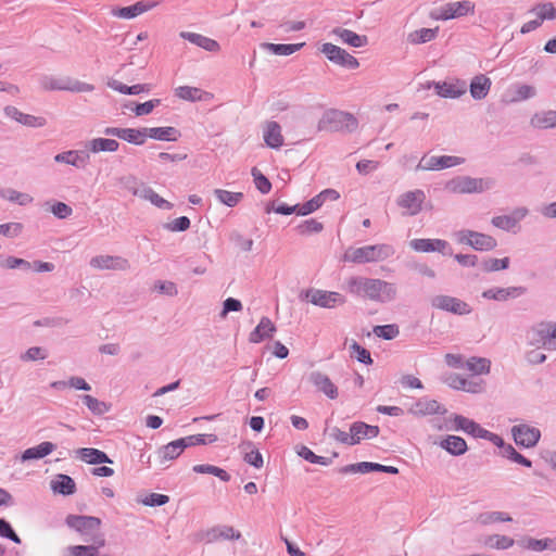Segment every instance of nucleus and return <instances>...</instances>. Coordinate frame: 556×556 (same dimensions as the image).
I'll use <instances>...</instances> for the list:
<instances>
[{
    "label": "nucleus",
    "instance_id": "nucleus-28",
    "mask_svg": "<svg viewBox=\"0 0 556 556\" xmlns=\"http://www.w3.org/2000/svg\"><path fill=\"white\" fill-rule=\"evenodd\" d=\"M276 332L274 323L268 317H262L256 328L250 333L249 340L253 343H260L269 339Z\"/></svg>",
    "mask_w": 556,
    "mask_h": 556
},
{
    "label": "nucleus",
    "instance_id": "nucleus-15",
    "mask_svg": "<svg viewBox=\"0 0 556 556\" xmlns=\"http://www.w3.org/2000/svg\"><path fill=\"white\" fill-rule=\"evenodd\" d=\"M106 136L117 137L134 144H142L146 141V129L108 127L103 131Z\"/></svg>",
    "mask_w": 556,
    "mask_h": 556
},
{
    "label": "nucleus",
    "instance_id": "nucleus-39",
    "mask_svg": "<svg viewBox=\"0 0 556 556\" xmlns=\"http://www.w3.org/2000/svg\"><path fill=\"white\" fill-rule=\"evenodd\" d=\"M441 446L453 455H462L467 451L466 441L457 435H448L442 442Z\"/></svg>",
    "mask_w": 556,
    "mask_h": 556
},
{
    "label": "nucleus",
    "instance_id": "nucleus-29",
    "mask_svg": "<svg viewBox=\"0 0 556 556\" xmlns=\"http://www.w3.org/2000/svg\"><path fill=\"white\" fill-rule=\"evenodd\" d=\"M135 197L143 199L146 201L151 202L159 208L170 210L173 204L165 199H163L160 194H157L152 188L143 186L142 188L135 189L132 191Z\"/></svg>",
    "mask_w": 556,
    "mask_h": 556
},
{
    "label": "nucleus",
    "instance_id": "nucleus-32",
    "mask_svg": "<svg viewBox=\"0 0 556 556\" xmlns=\"http://www.w3.org/2000/svg\"><path fill=\"white\" fill-rule=\"evenodd\" d=\"M332 34L338 37L343 43L354 47L361 48L367 45L368 39L366 36H361L353 30L337 27L332 30Z\"/></svg>",
    "mask_w": 556,
    "mask_h": 556
},
{
    "label": "nucleus",
    "instance_id": "nucleus-34",
    "mask_svg": "<svg viewBox=\"0 0 556 556\" xmlns=\"http://www.w3.org/2000/svg\"><path fill=\"white\" fill-rule=\"evenodd\" d=\"M491 79L485 75L475 76L470 84V93L473 99H484L491 88Z\"/></svg>",
    "mask_w": 556,
    "mask_h": 556
},
{
    "label": "nucleus",
    "instance_id": "nucleus-7",
    "mask_svg": "<svg viewBox=\"0 0 556 556\" xmlns=\"http://www.w3.org/2000/svg\"><path fill=\"white\" fill-rule=\"evenodd\" d=\"M455 236L459 243L470 245L478 251H490L497 245L493 237L472 230H460Z\"/></svg>",
    "mask_w": 556,
    "mask_h": 556
},
{
    "label": "nucleus",
    "instance_id": "nucleus-63",
    "mask_svg": "<svg viewBox=\"0 0 556 556\" xmlns=\"http://www.w3.org/2000/svg\"><path fill=\"white\" fill-rule=\"evenodd\" d=\"M480 521L483 525H489L500 521H511V517L502 511H491L480 515Z\"/></svg>",
    "mask_w": 556,
    "mask_h": 556
},
{
    "label": "nucleus",
    "instance_id": "nucleus-30",
    "mask_svg": "<svg viewBox=\"0 0 556 556\" xmlns=\"http://www.w3.org/2000/svg\"><path fill=\"white\" fill-rule=\"evenodd\" d=\"M409 413L415 416H425L431 414H443L445 409L435 400L422 399L413 404Z\"/></svg>",
    "mask_w": 556,
    "mask_h": 556
},
{
    "label": "nucleus",
    "instance_id": "nucleus-20",
    "mask_svg": "<svg viewBox=\"0 0 556 556\" xmlns=\"http://www.w3.org/2000/svg\"><path fill=\"white\" fill-rule=\"evenodd\" d=\"M352 434V444H358L364 439H372L379 434V427L367 425L362 421L353 422L350 427Z\"/></svg>",
    "mask_w": 556,
    "mask_h": 556
},
{
    "label": "nucleus",
    "instance_id": "nucleus-56",
    "mask_svg": "<svg viewBox=\"0 0 556 556\" xmlns=\"http://www.w3.org/2000/svg\"><path fill=\"white\" fill-rule=\"evenodd\" d=\"M351 356L356 358L358 362L370 365L372 363V358L370 353L365 348L361 346L356 341H352L351 345Z\"/></svg>",
    "mask_w": 556,
    "mask_h": 556
},
{
    "label": "nucleus",
    "instance_id": "nucleus-42",
    "mask_svg": "<svg viewBox=\"0 0 556 556\" xmlns=\"http://www.w3.org/2000/svg\"><path fill=\"white\" fill-rule=\"evenodd\" d=\"M181 443L184 444L185 448L189 446H195V445H205V444H212L217 441V435L214 433H207V434H194L181 438Z\"/></svg>",
    "mask_w": 556,
    "mask_h": 556
},
{
    "label": "nucleus",
    "instance_id": "nucleus-14",
    "mask_svg": "<svg viewBox=\"0 0 556 556\" xmlns=\"http://www.w3.org/2000/svg\"><path fill=\"white\" fill-rule=\"evenodd\" d=\"M4 114L11 119L16 121L17 123L33 128H40L47 124V121L42 116H35L31 114H26L20 111L17 108L13 105H8L4 108Z\"/></svg>",
    "mask_w": 556,
    "mask_h": 556
},
{
    "label": "nucleus",
    "instance_id": "nucleus-17",
    "mask_svg": "<svg viewBox=\"0 0 556 556\" xmlns=\"http://www.w3.org/2000/svg\"><path fill=\"white\" fill-rule=\"evenodd\" d=\"M426 199L422 190H413L403 193L397 200V204L406 211L409 215L417 214L422 206Z\"/></svg>",
    "mask_w": 556,
    "mask_h": 556
},
{
    "label": "nucleus",
    "instance_id": "nucleus-40",
    "mask_svg": "<svg viewBox=\"0 0 556 556\" xmlns=\"http://www.w3.org/2000/svg\"><path fill=\"white\" fill-rule=\"evenodd\" d=\"M119 143L114 139L96 138L88 142L91 152H115L118 150Z\"/></svg>",
    "mask_w": 556,
    "mask_h": 556
},
{
    "label": "nucleus",
    "instance_id": "nucleus-37",
    "mask_svg": "<svg viewBox=\"0 0 556 556\" xmlns=\"http://www.w3.org/2000/svg\"><path fill=\"white\" fill-rule=\"evenodd\" d=\"M151 9V5L143 1H139L132 5L119 8L113 11V15L119 18H134L148 10Z\"/></svg>",
    "mask_w": 556,
    "mask_h": 556
},
{
    "label": "nucleus",
    "instance_id": "nucleus-58",
    "mask_svg": "<svg viewBox=\"0 0 556 556\" xmlns=\"http://www.w3.org/2000/svg\"><path fill=\"white\" fill-rule=\"evenodd\" d=\"M374 333L379 338H382L386 340H392L399 336L400 330L396 325H383V326H376L374 328Z\"/></svg>",
    "mask_w": 556,
    "mask_h": 556
},
{
    "label": "nucleus",
    "instance_id": "nucleus-45",
    "mask_svg": "<svg viewBox=\"0 0 556 556\" xmlns=\"http://www.w3.org/2000/svg\"><path fill=\"white\" fill-rule=\"evenodd\" d=\"M305 43H266V48L277 55H290L299 51Z\"/></svg>",
    "mask_w": 556,
    "mask_h": 556
},
{
    "label": "nucleus",
    "instance_id": "nucleus-3",
    "mask_svg": "<svg viewBox=\"0 0 556 556\" xmlns=\"http://www.w3.org/2000/svg\"><path fill=\"white\" fill-rule=\"evenodd\" d=\"M40 87L46 91L91 92L92 84L84 83L70 76L45 75L39 80Z\"/></svg>",
    "mask_w": 556,
    "mask_h": 556
},
{
    "label": "nucleus",
    "instance_id": "nucleus-57",
    "mask_svg": "<svg viewBox=\"0 0 556 556\" xmlns=\"http://www.w3.org/2000/svg\"><path fill=\"white\" fill-rule=\"evenodd\" d=\"M535 96V89L529 85H518L514 89V94L510 99L511 102L527 100Z\"/></svg>",
    "mask_w": 556,
    "mask_h": 556
},
{
    "label": "nucleus",
    "instance_id": "nucleus-46",
    "mask_svg": "<svg viewBox=\"0 0 556 556\" xmlns=\"http://www.w3.org/2000/svg\"><path fill=\"white\" fill-rule=\"evenodd\" d=\"M54 160L60 163H66L76 167L81 166L88 160V155L81 157L79 152L77 151H66L60 154H56Z\"/></svg>",
    "mask_w": 556,
    "mask_h": 556
},
{
    "label": "nucleus",
    "instance_id": "nucleus-51",
    "mask_svg": "<svg viewBox=\"0 0 556 556\" xmlns=\"http://www.w3.org/2000/svg\"><path fill=\"white\" fill-rule=\"evenodd\" d=\"M240 538L241 533L230 526L217 527L212 530L213 540H239Z\"/></svg>",
    "mask_w": 556,
    "mask_h": 556
},
{
    "label": "nucleus",
    "instance_id": "nucleus-48",
    "mask_svg": "<svg viewBox=\"0 0 556 556\" xmlns=\"http://www.w3.org/2000/svg\"><path fill=\"white\" fill-rule=\"evenodd\" d=\"M214 193L219 202L230 207L236 206L243 198L241 192H231L224 189H216Z\"/></svg>",
    "mask_w": 556,
    "mask_h": 556
},
{
    "label": "nucleus",
    "instance_id": "nucleus-35",
    "mask_svg": "<svg viewBox=\"0 0 556 556\" xmlns=\"http://www.w3.org/2000/svg\"><path fill=\"white\" fill-rule=\"evenodd\" d=\"M532 127L538 129H547L556 127V111H542L535 113L530 121Z\"/></svg>",
    "mask_w": 556,
    "mask_h": 556
},
{
    "label": "nucleus",
    "instance_id": "nucleus-10",
    "mask_svg": "<svg viewBox=\"0 0 556 556\" xmlns=\"http://www.w3.org/2000/svg\"><path fill=\"white\" fill-rule=\"evenodd\" d=\"M489 181L482 178L458 177L448 182V189L455 193L482 192L489 188Z\"/></svg>",
    "mask_w": 556,
    "mask_h": 556
},
{
    "label": "nucleus",
    "instance_id": "nucleus-19",
    "mask_svg": "<svg viewBox=\"0 0 556 556\" xmlns=\"http://www.w3.org/2000/svg\"><path fill=\"white\" fill-rule=\"evenodd\" d=\"M263 138L267 147L279 149L283 144L281 127L277 122H266L263 129Z\"/></svg>",
    "mask_w": 556,
    "mask_h": 556
},
{
    "label": "nucleus",
    "instance_id": "nucleus-60",
    "mask_svg": "<svg viewBox=\"0 0 556 556\" xmlns=\"http://www.w3.org/2000/svg\"><path fill=\"white\" fill-rule=\"evenodd\" d=\"M83 401L93 414L100 415L109 412V406L104 402H101L91 395H84Z\"/></svg>",
    "mask_w": 556,
    "mask_h": 556
},
{
    "label": "nucleus",
    "instance_id": "nucleus-61",
    "mask_svg": "<svg viewBox=\"0 0 556 556\" xmlns=\"http://www.w3.org/2000/svg\"><path fill=\"white\" fill-rule=\"evenodd\" d=\"M509 266V258H488L483 262L482 268L484 271H498L506 269Z\"/></svg>",
    "mask_w": 556,
    "mask_h": 556
},
{
    "label": "nucleus",
    "instance_id": "nucleus-26",
    "mask_svg": "<svg viewBox=\"0 0 556 556\" xmlns=\"http://www.w3.org/2000/svg\"><path fill=\"white\" fill-rule=\"evenodd\" d=\"M434 88L444 98H457L466 92V84L460 80L437 83Z\"/></svg>",
    "mask_w": 556,
    "mask_h": 556
},
{
    "label": "nucleus",
    "instance_id": "nucleus-41",
    "mask_svg": "<svg viewBox=\"0 0 556 556\" xmlns=\"http://www.w3.org/2000/svg\"><path fill=\"white\" fill-rule=\"evenodd\" d=\"M465 367L473 375H486L490 372L491 362L485 357H470L466 361Z\"/></svg>",
    "mask_w": 556,
    "mask_h": 556
},
{
    "label": "nucleus",
    "instance_id": "nucleus-25",
    "mask_svg": "<svg viewBox=\"0 0 556 556\" xmlns=\"http://www.w3.org/2000/svg\"><path fill=\"white\" fill-rule=\"evenodd\" d=\"M184 451L185 446L181 443V440L178 439L162 446L157 451L156 459L160 465H165L167 462L176 459Z\"/></svg>",
    "mask_w": 556,
    "mask_h": 556
},
{
    "label": "nucleus",
    "instance_id": "nucleus-33",
    "mask_svg": "<svg viewBox=\"0 0 556 556\" xmlns=\"http://www.w3.org/2000/svg\"><path fill=\"white\" fill-rule=\"evenodd\" d=\"M180 36L206 51L218 52L220 50V46L216 40L203 35L182 31Z\"/></svg>",
    "mask_w": 556,
    "mask_h": 556
},
{
    "label": "nucleus",
    "instance_id": "nucleus-36",
    "mask_svg": "<svg viewBox=\"0 0 556 556\" xmlns=\"http://www.w3.org/2000/svg\"><path fill=\"white\" fill-rule=\"evenodd\" d=\"M527 210L526 208H518L516 210L511 216H496L492 219V224L497 227L505 230H509L515 225L526 216Z\"/></svg>",
    "mask_w": 556,
    "mask_h": 556
},
{
    "label": "nucleus",
    "instance_id": "nucleus-4",
    "mask_svg": "<svg viewBox=\"0 0 556 556\" xmlns=\"http://www.w3.org/2000/svg\"><path fill=\"white\" fill-rule=\"evenodd\" d=\"M475 8V3L470 0L450 2L440 8L433 9L430 13V16L437 21L459 18L473 14Z\"/></svg>",
    "mask_w": 556,
    "mask_h": 556
},
{
    "label": "nucleus",
    "instance_id": "nucleus-31",
    "mask_svg": "<svg viewBox=\"0 0 556 556\" xmlns=\"http://www.w3.org/2000/svg\"><path fill=\"white\" fill-rule=\"evenodd\" d=\"M77 456L81 462L90 465L113 463V460L104 452L92 447L79 448L77 451Z\"/></svg>",
    "mask_w": 556,
    "mask_h": 556
},
{
    "label": "nucleus",
    "instance_id": "nucleus-24",
    "mask_svg": "<svg viewBox=\"0 0 556 556\" xmlns=\"http://www.w3.org/2000/svg\"><path fill=\"white\" fill-rule=\"evenodd\" d=\"M410 248L416 252H441L443 253L448 243L441 239H414L409 242Z\"/></svg>",
    "mask_w": 556,
    "mask_h": 556
},
{
    "label": "nucleus",
    "instance_id": "nucleus-27",
    "mask_svg": "<svg viewBox=\"0 0 556 556\" xmlns=\"http://www.w3.org/2000/svg\"><path fill=\"white\" fill-rule=\"evenodd\" d=\"M453 420L457 430H463L476 438H488L490 434L488 430H484L477 422L464 416L456 415Z\"/></svg>",
    "mask_w": 556,
    "mask_h": 556
},
{
    "label": "nucleus",
    "instance_id": "nucleus-2",
    "mask_svg": "<svg viewBox=\"0 0 556 556\" xmlns=\"http://www.w3.org/2000/svg\"><path fill=\"white\" fill-rule=\"evenodd\" d=\"M393 254L394 250L391 245L380 243L350 248L343 254L342 260L354 264L377 263L391 257Z\"/></svg>",
    "mask_w": 556,
    "mask_h": 556
},
{
    "label": "nucleus",
    "instance_id": "nucleus-64",
    "mask_svg": "<svg viewBox=\"0 0 556 556\" xmlns=\"http://www.w3.org/2000/svg\"><path fill=\"white\" fill-rule=\"evenodd\" d=\"M252 175L256 188L264 194L268 193L271 189L270 181L257 168L252 169Z\"/></svg>",
    "mask_w": 556,
    "mask_h": 556
},
{
    "label": "nucleus",
    "instance_id": "nucleus-52",
    "mask_svg": "<svg viewBox=\"0 0 556 556\" xmlns=\"http://www.w3.org/2000/svg\"><path fill=\"white\" fill-rule=\"evenodd\" d=\"M358 471L366 473L370 471H383L392 475H396L399 469L393 466H384L377 463L363 462L356 465Z\"/></svg>",
    "mask_w": 556,
    "mask_h": 556
},
{
    "label": "nucleus",
    "instance_id": "nucleus-23",
    "mask_svg": "<svg viewBox=\"0 0 556 556\" xmlns=\"http://www.w3.org/2000/svg\"><path fill=\"white\" fill-rule=\"evenodd\" d=\"M311 381L318 391L323 392L329 399L334 400L338 397V388L327 375L319 371L313 372L311 375Z\"/></svg>",
    "mask_w": 556,
    "mask_h": 556
},
{
    "label": "nucleus",
    "instance_id": "nucleus-50",
    "mask_svg": "<svg viewBox=\"0 0 556 556\" xmlns=\"http://www.w3.org/2000/svg\"><path fill=\"white\" fill-rule=\"evenodd\" d=\"M192 469L197 473H210V475L216 476L222 481H225V482L230 480V475L226 470H224L217 466H214V465H208V464L195 465V466H193Z\"/></svg>",
    "mask_w": 556,
    "mask_h": 556
},
{
    "label": "nucleus",
    "instance_id": "nucleus-43",
    "mask_svg": "<svg viewBox=\"0 0 556 556\" xmlns=\"http://www.w3.org/2000/svg\"><path fill=\"white\" fill-rule=\"evenodd\" d=\"M52 488L55 492L64 495L73 494L76 489L74 480L66 475H59L58 479L53 482Z\"/></svg>",
    "mask_w": 556,
    "mask_h": 556
},
{
    "label": "nucleus",
    "instance_id": "nucleus-44",
    "mask_svg": "<svg viewBox=\"0 0 556 556\" xmlns=\"http://www.w3.org/2000/svg\"><path fill=\"white\" fill-rule=\"evenodd\" d=\"M438 28H420L409 34L408 39L414 45L425 43L437 37Z\"/></svg>",
    "mask_w": 556,
    "mask_h": 556
},
{
    "label": "nucleus",
    "instance_id": "nucleus-59",
    "mask_svg": "<svg viewBox=\"0 0 556 556\" xmlns=\"http://www.w3.org/2000/svg\"><path fill=\"white\" fill-rule=\"evenodd\" d=\"M296 230L300 235L306 236L314 232H319L323 230V224L314 218L304 220L296 227Z\"/></svg>",
    "mask_w": 556,
    "mask_h": 556
},
{
    "label": "nucleus",
    "instance_id": "nucleus-8",
    "mask_svg": "<svg viewBox=\"0 0 556 556\" xmlns=\"http://www.w3.org/2000/svg\"><path fill=\"white\" fill-rule=\"evenodd\" d=\"M320 51L327 56V59L340 66L355 70L359 66L358 60L346 52L344 49L332 45L324 43Z\"/></svg>",
    "mask_w": 556,
    "mask_h": 556
},
{
    "label": "nucleus",
    "instance_id": "nucleus-11",
    "mask_svg": "<svg viewBox=\"0 0 556 556\" xmlns=\"http://www.w3.org/2000/svg\"><path fill=\"white\" fill-rule=\"evenodd\" d=\"M511 433L516 444L526 448L535 446L541 438L538 428L525 424L513 427Z\"/></svg>",
    "mask_w": 556,
    "mask_h": 556
},
{
    "label": "nucleus",
    "instance_id": "nucleus-55",
    "mask_svg": "<svg viewBox=\"0 0 556 556\" xmlns=\"http://www.w3.org/2000/svg\"><path fill=\"white\" fill-rule=\"evenodd\" d=\"M535 332L539 336V338L534 340L535 343L546 345L547 339H556V325L542 324Z\"/></svg>",
    "mask_w": 556,
    "mask_h": 556
},
{
    "label": "nucleus",
    "instance_id": "nucleus-6",
    "mask_svg": "<svg viewBox=\"0 0 556 556\" xmlns=\"http://www.w3.org/2000/svg\"><path fill=\"white\" fill-rule=\"evenodd\" d=\"M356 118L352 114L337 110H329L325 112L319 119L318 129L326 131H338L344 127L354 128L356 127Z\"/></svg>",
    "mask_w": 556,
    "mask_h": 556
},
{
    "label": "nucleus",
    "instance_id": "nucleus-9",
    "mask_svg": "<svg viewBox=\"0 0 556 556\" xmlns=\"http://www.w3.org/2000/svg\"><path fill=\"white\" fill-rule=\"evenodd\" d=\"M65 522L71 529L86 536L99 531L102 525L101 519L98 517L80 515H68Z\"/></svg>",
    "mask_w": 556,
    "mask_h": 556
},
{
    "label": "nucleus",
    "instance_id": "nucleus-5",
    "mask_svg": "<svg viewBox=\"0 0 556 556\" xmlns=\"http://www.w3.org/2000/svg\"><path fill=\"white\" fill-rule=\"evenodd\" d=\"M529 14L533 18L523 23L520 33L528 34L538 29L544 21H553L556 18V7L552 2H540L532 7Z\"/></svg>",
    "mask_w": 556,
    "mask_h": 556
},
{
    "label": "nucleus",
    "instance_id": "nucleus-22",
    "mask_svg": "<svg viewBox=\"0 0 556 556\" xmlns=\"http://www.w3.org/2000/svg\"><path fill=\"white\" fill-rule=\"evenodd\" d=\"M175 94L185 101H211L214 96L197 87L180 86L175 89Z\"/></svg>",
    "mask_w": 556,
    "mask_h": 556
},
{
    "label": "nucleus",
    "instance_id": "nucleus-38",
    "mask_svg": "<svg viewBox=\"0 0 556 556\" xmlns=\"http://www.w3.org/2000/svg\"><path fill=\"white\" fill-rule=\"evenodd\" d=\"M55 448V445L51 442H42L37 446L29 447L24 451L22 455L23 460L37 459L42 458L50 453H52Z\"/></svg>",
    "mask_w": 556,
    "mask_h": 556
},
{
    "label": "nucleus",
    "instance_id": "nucleus-53",
    "mask_svg": "<svg viewBox=\"0 0 556 556\" xmlns=\"http://www.w3.org/2000/svg\"><path fill=\"white\" fill-rule=\"evenodd\" d=\"M243 445L247 447H252L251 451L245 452L243 456L244 462L257 469L262 468L264 465V459L261 452L254 447L253 443L251 442L244 443Z\"/></svg>",
    "mask_w": 556,
    "mask_h": 556
},
{
    "label": "nucleus",
    "instance_id": "nucleus-16",
    "mask_svg": "<svg viewBox=\"0 0 556 556\" xmlns=\"http://www.w3.org/2000/svg\"><path fill=\"white\" fill-rule=\"evenodd\" d=\"M90 265L96 269L126 270L129 268L126 258L113 255H97L90 260Z\"/></svg>",
    "mask_w": 556,
    "mask_h": 556
},
{
    "label": "nucleus",
    "instance_id": "nucleus-21",
    "mask_svg": "<svg viewBox=\"0 0 556 556\" xmlns=\"http://www.w3.org/2000/svg\"><path fill=\"white\" fill-rule=\"evenodd\" d=\"M526 292L523 287L493 288L482 293L483 298L495 301H507L516 299Z\"/></svg>",
    "mask_w": 556,
    "mask_h": 556
},
{
    "label": "nucleus",
    "instance_id": "nucleus-18",
    "mask_svg": "<svg viewBox=\"0 0 556 556\" xmlns=\"http://www.w3.org/2000/svg\"><path fill=\"white\" fill-rule=\"evenodd\" d=\"M446 383L455 389L469 393H480L484 389L482 380H468L460 375L453 374L446 378Z\"/></svg>",
    "mask_w": 556,
    "mask_h": 556
},
{
    "label": "nucleus",
    "instance_id": "nucleus-12",
    "mask_svg": "<svg viewBox=\"0 0 556 556\" xmlns=\"http://www.w3.org/2000/svg\"><path fill=\"white\" fill-rule=\"evenodd\" d=\"M306 298L314 305L327 308L334 307L345 302V299L340 293L325 290H311L306 293Z\"/></svg>",
    "mask_w": 556,
    "mask_h": 556
},
{
    "label": "nucleus",
    "instance_id": "nucleus-47",
    "mask_svg": "<svg viewBox=\"0 0 556 556\" xmlns=\"http://www.w3.org/2000/svg\"><path fill=\"white\" fill-rule=\"evenodd\" d=\"M147 137L156 140H176V129L173 127H153L146 129Z\"/></svg>",
    "mask_w": 556,
    "mask_h": 556
},
{
    "label": "nucleus",
    "instance_id": "nucleus-54",
    "mask_svg": "<svg viewBox=\"0 0 556 556\" xmlns=\"http://www.w3.org/2000/svg\"><path fill=\"white\" fill-rule=\"evenodd\" d=\"M2 198L11 201L16 202L20 205H27L33 202V197L28 193H23L13 189H9L7 191L1 192Z\"/></svg>",
    "mask_w": 556,
    "mask_h": 556
},
{
    "label": "nucleus",
    "instance_id": "nucleus-13",
    "mask_svg": "<svg viewBox=\"0 0 556 556\" xmlns=\"http://www.w3.org/2000/svg\"><path fill=\"white\" fill-rule=\"evenodd\" d=\"M432 306L439 309L447 311L459 315L470 313V307L466 302L448 295L435 296L432 300Z\"/></svg>",
    "mask_w": 556,
    "mask_h": 556
},
{
    "label": "nucleus",
    "instance_id": "nucleus-49",
    "mask_svg": "<svg viewBox=\"0 0 556 556\" xmlns=\"http://www.w3.org/2000/svg\"><path fill=\"white\" fill-rule=\"evenodd\" d=\"M515 541L514 539L506 536V535H500L494 534L490 535L485 539L484 544L491 548L496 549H506L514 545Z\"/></svg>",
    "mask_w": 556,
    "mask_h": 556
},
{
    "label": "nucleus",
    "instance_id": "nucleus-62",
    "mask_svg": "<svg viewBox=\"0 0 556 556\" xmlns=\"http://www.w3.org/2000/svg\"><path fill=\"white\" fill-rule=\"evenodd\" d=\"M323 204H324V201H323L320 194H317L316 197H314L306 203L299 205L296 214L298 215L311 214V213L315 212L316 210H318Z\"/></svg>",
    "mask_w": 556,
    "mask_h": 556
},
{
    "label": "nucleus",
    "instance_id": "nucleus-1",
    "mask_svg": "<svg viewBox=\"0 0 556 556\" xmlns=\"http://www.w3.org/2000/svg\"><path fill=\"white\" fill-rule=\"evenodd\" d=\"M349 292L376 302L394 299L396 288L393 283L375 278L352 277L348 280Z\"/></svg>",
    "mask_w": 556,
    "mask_h": 556
}]
</instances>
